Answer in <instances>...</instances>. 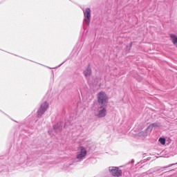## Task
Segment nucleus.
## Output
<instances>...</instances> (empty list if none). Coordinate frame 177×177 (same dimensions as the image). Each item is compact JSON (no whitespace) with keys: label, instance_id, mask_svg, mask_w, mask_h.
<instances>
[{"label":"nucleus","instance_id":"nucleus-1","mask_svg":"<svg viewBox=\"0 0 177 177\" xmlns=\"http://www.w3.org/2000/svg\"><path fill=\"white\" fill-rule=\"evenodd\" d=\"M97 102L99 108L97 110L96 115L100 118H103L107 115V105L109 104V95L106 91H101L97 94Z\"/></svg>","mask_w":177,"mask_h":177},{"label":"nucleus","instance_id":"nucleus-2","mask_svg":"<svg viewBox=\"0 0 177 177\" xmlns=\"http://www.w3.org/2000/svg\"><path fill=\"white\" fill-rule=\"evenodd\" d=\"M153 128H154V124H149L145 130L140 131L138 133V136H139V138L146 139V138H147V136H149L151 132H153Z\"/></svg>","mask_w":177,"mask_h":177},{"label":"nucleus","instance_id":"nucleus-3","mask_svg":"<svg viewBox=\"0 0 177 177\" xmlns=\"http://www.w3.org/2000/svg\"><path fill=\"white\" fill-rule=\"evenodd\" d=\"M49 109V102L44 101L40 104V106L38 110L39 118H41L45 114L46 111H48Z\"/></svg>","mask_w":177,"mask_h":177},{"label":"nucleus","instance_id":"nucleus-4","mask_svg":"<svg viewBox=\"0 0 177 177\" xmlns=\"http://www.w3.org/2000/svg\"><path fill=\"white\" fill-rule=\"evenodd\" d=\"M109 171L112 176L120 177L122 176V170L118 167L111 166L109 167Z\"/></svg>","mask_w":177,"mask_h":177},{"label":"nucleus","instance_id":"nucleus-5","mask_svg":"<svg viewBox=\"0 0 177 177\" xmlns=\"http://www.w3.org/2000/svg\"><path fill=\"white\" fill-rule=\"evenodd\" d=\"M84 16L86 23L89 24V23H91V8H87L84 10Z\"/></svg>","mask_w":177,"mask_h":177},{"label":"nucleus","instance_id":"nucleus-6","mask_svg":"<svg viewBox=\"0 0 177 177\" xmlns=\"http://www.w3.org/2000/svg\"><path fill=\"white\" fill-rule=\"evenodd\" d=\"M169 37L172 45L177 49V35L176 33L171 32L169 34Z\"/></svg>","mask_w":177,"mask_h":177},{"label":"nucleus","instance_id":"nucleus-7","mask_svg":"<svg viewBox=\"0 0 177 177\" xmlns=\"http://www.w3.org/2000/svg\"><path fill=\"white\" fill-rule=\"evenodd\" d=\"M77 153L79 156H86V154H88V151H86V147L80 146L77 148Z\"/></svg>","mask_w":177,"mask_h":177},{"label":"nucleus","instance_id":"nucleus-8","mask_svg":"<svg viewBox=\"0 0 177 177\" xmlns=\"http://www.w3.org/2000/svg\"><path fill=\"white\" fill-rule=\"evenodd\" d=\"M158 142L161 146H165L167 144V138L165 137H160Z\"/></svg>","mask_w":177,"mask_h":177},{"label":"nucleus","instance_id":"nucleus-9","mask_svg":"<svg viewBox=\"0 0 177 177\" xmlns=\"http://www.w3.org/2000/svg\"><path fill=\"white\" fill-rule=\"evenodd\" d=\"M83 74L84 77H91L92 74V69H91V68H87L84 71Z\"/></svg>","mask_w":177,"mask_h":177},{"label":"nucleus","instance_id":"nucleus-10","mask_svg":"<svg viewBox=\"0 0 177 177\" xmlns=\"http://www.w3.org/2000/svg\"><path fill=\"white\" fill-rule=\"evenodd\" d=\"M84 157H85L84 156H77V158H78L79 160H81L82 158H84Z\"/></svg>","mask_w":177,"mask_h":177},{"label":"nucleus","instance_id":"nucleus-11","mask_svg":"<svg viewBox=\"0 0 177 177\" xmlns=\"http://www.w3.org/2000/svg\"><path fill=\"white\" fill-rule=\"evenodd\" d=\"M172 165H174V164L169 165L168 167H167L166 168H169V167H172Z\"/></svg>","mask_w":177,"mask_h":177}]
</instances>
